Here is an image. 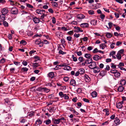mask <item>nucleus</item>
<instances>
[{"mask_svg":"<svg viewBox=\"0 0 126 126\" xmlns=\"http://www.w3.org/2000/svg\"><path fill=\"white\" fill-rule=\"evenodd\" d=\"M109 73L110 74L111 73L112 74H111L113 76H115L116 78H119L120 77V72L117 71H110Z\"/></svg>","mask_w":126,"mask_h":126,"instance_id":"1","label":"nucleus"},{"mask_svg":"<svg viewBox=\"0 0 126 126\" xmlns=\"http://www.w3.org/2000/svg\"><path fill=\"white\" fill-rule=\"evenodd\" d=\"M35 43L36 44L39 45L40 47H42L43 46L44 42H41L40 39L39 38L35 40Z\"/></svg>","mask_w":126,"mask_h":126,"instance_id":"2","label":"nucleus"},{"mask_svg":"<svg viewBox=\"0 0 126 126\" xmlns=\"http://www.w3.org/2000/svg\"><path fill=\"white\" fill-rule=\"evenodd\" d=\"M11 12L13 15L17 14L18 13V10L16 7H13L11 10Z\"/></svg>","mask_w":126,"mask_h":126,"instance_id":"3","label":"nucleus"},{"mask_svg":"<svg viewBox=\"0 0 126 126\" xmlns=\"http://www.w3.org/2000/svg\"><path fill=\"white\" fill-rule=\"evenodd\" d=\"M96 64L95 62H93L91 63V64L89 66V68L91 69H94L96 67Z\"/></svg>","mask_w":126,"mask_h":126,"instance_id":"4","label":"nucleus"},{"mask_svg":"<svg viewBox=\"0 0 126 126\" xmlns=\"http://www.w3.org/2000/svg\"><path fill=\"white\" fill-rule=\"evenodd\" d=\"M64 66V64H61L60 65H57L55 67L53 68V69L54 70H58L61 68V67H63Z\"/></svg>","mask_w":126,"mask_h":126,"instance_id":"5","label":"nucleus"},{"mask_svg":"<svg viewBox=\"0 0 126 126\" xmlns=\"http://www.w3.org/2000/svg\"><path fill=\"white\" fill-rule=\"evenodd\" d=\"M64 66H63L64 67L63 68L64 70L69 71L71 70V68L70 66L66 65V64L64 63Z\"/></svg>","mask_w":126,"mask_h":126,"instance_id":"6","label":"nucleus"},{"mask_svg":"<svg viewBox=\"0 0 126 126\" xmlns=\"http://www.w3.org/2000/svg\"><path fill=\"white\" fill-rule=\"evenodd\" d=\"M77 17L79 20H80L84 18L85 17V16L82 14H80L78 15Z\"/></svg>","mask_w":126,"mask_h":126,"instance_id":"7","label":"nucleus"},{"mask_svg":"<svg viewBox=\"0 0 126 126\" xmlns=\"http://www.w3.org/2000/svg\"><path fill=\"white\" fill-rule=\"evenodd\" d=\"M5 16L3 14H1L0 15V21L2 22L5 20Z\"/></svg>","mask_w":126,"mask_h":126,"instance_id":"8","label":"nucleus"},{"mask_svg":"<svg viewBox=\"0 0 126 126\" xmlns=\"http://www.w3.org/2000/svg\"><path fill=\"white\" fill-rule=\"evenodd\" d=\"M84 79L86 82H89L90 81V79L88 76L86 75H84Z\"/></svg>","mask_w":126,"mask_h":126,"instance_id":"9","label":"nucleus"},{"mask_svg":"<svg viewBox=\"0 0 126 126\" xmlns=\"http://www.w3.org/2000/svg\"><path fill=\"white\" fill-rule=\"evenodd\" d=\"M32 19L35 23H38L40 22V20L39 18L36 17H34Z\"/></svg>","mask_w":126,"mask_h":126,"instance_id":"10","label":"nucleus"},{"mask_svg":"<svg viewBox=\"0 0 126 126\" xmlns=\"http://www.w3.org/2000/svg\"><path fill=\"white\" fill-rule=\"evenodd\" d=\"M102 58L101 57H100L97 55H95L93 57V59L96 61H97L99 59H101Z\"/></svg>","mask_w":126,"mask_h":126,"instance_id":"11","label":"nucleus"},{"mask_svg":"<svg viewBox=\"0 0 126 126\" xmlns=\"http://www.w3.org/2000/svg\"><path fill=\"white\" fill-rule=\"evenodd\" d=\"M116 107L118 109H121L123 107L122 105L120 102H118L116 104Z\"/></svg>","mask_w":126,"mask_h":126,"instance_id":"12","label":"nucleus"},{"mask_svg":"<svg viewBox=\"0 0 126 126\" xmlns=\"http://www.w3.org/2000/svg\"><path fill=\"white\" fill-rule=\"evenodd\" d=\"M52 120L53 122L56 124H59L60 122L59 119H53Z\"/></svg>","mask_w":126,"mask_h":126,"instance_id":"13","label":"nucleus"},{"mask_svg":"<svg viewBox=\"0 0 126 126\" xmlns=\"http://www.w3.org/2000/svg\"><path fill=\"white\" fill-rule=\"evenodd\" d=\"M97 20L95 19H92L91 21V24L93 25H96L97 24Z\"/></svg>","mask_w":126,"mask_h":126,"instance_id":"14","label":"nucleus"},{"mask_svg":"<svg viewBox=\"0 0 126 126\" xmlns=\"http://www.w3.org/2000/svg\"><path fill=\"white\" fill-rule=\"evenodd\" d=\"M80 27L83 28H87L88 27L89 24L87 23H83L81 24Z\"/></svg>","mask_w":126,"mask_h":126,"instance_id":"15","label":"nucleus"},{"mask_svg":"<svg viewBox=\"0 0 126 126\" xmlns=\"http://www.w3.org/2000/svg\"><path fill=\"white\" fill-rule=\"evenodd\" d=\"M74 29H77L78 31H77L76 30H75L74 32H83V31L82 30H81L80 28L78 27L75 26L74 27Z\"/></svg>","mask_w":126,"mask_h":126,"instance_id":"16","label":"nucleus"},{"mask_svg":"<svg viewBox=\"0 0 126 126\" xmlns=\"http://www.w3.org/2000/svg\"><path fill=\"white\" fill-rule=\"evenodd\" d=\"M114 122L116 125H119L120 124V121L119 118H115Z\"/></svg>","mask_w":126,"mask_h":126,"instance_id":"17","label":"nucleus"},{"mask_svg":"<svg viewBox=\"0 0 126 126\" xmlns=\"http://www.w3.org/2000/svg\"><path fill=\"white\" fill-rule=\"evenodd\" d=\"M8 10L4 8L2 9L1 11V12L2 13V14H3L4 15L8 13Z\"/></svg>","mask_w":126,"mask_h":126,"instance_id":"18","label":"nucleus"},{"mask_svg":"<svg viewBox=\"0 0 126 126\" xmlns=\"http://www.w3.org/2000/svg\"><path fill=\"white\" fill-rule=\"evenodd\" d=\"M53 7H57L58 6L57 3L55 1H52L51 2Z\"/></svg>","mask_w":126,"mask_h":126,"instance_id":"19","label":"nucleus"},{"mask_svg":"<svg viewBox=\"0 0 126 126\" xmlns=\"http://www.w3.org/2000/svg\"><path fill=\"white\" fill-rule=\"evenodd\" d=\"M70 84L71 85L74 86H75L76 85L75 80L74 79L71 80L70 82Z\"/></svg>","mask_w":126,"mask_h":126,"instance_id":"20","label":"nucleus"},{"mask_svg":"<svg viewBox=\"0 0 126 126\" xmlns=\"http://www.w3.org/2000/svg\"><path fill=\"white\" fill-rule=\"evenodd\" d=\"M49 77L51 78H52L54 76V73L52 72H50L48 74Z\"/></svg>","mask_w":126,"mask_h":126,"instance_id":"21","label":"nucleus"},{"mask_svg":"<svg viewBox=\"0 0 126 126\" xmlns=\"http://www.w3.org/2000/svg\"><path fill=\"white\" fill-rule=\"evenodd\" d=\"M91 96L93 97H96L97 95V94L96 92L95 91L93 92L91 94Z\"/></svg>","mask_w":126,"mask_h":126,"instance_id":"22","label":"nucleus"},{"mask_svg":"<svg viewBox=\"0 0 126 126\" xmlns=\"http://www.w3.org/2000/svg\"><path fill=\"white\" fill-rule=\"evenodd\" d=\"M92 60L91 58H89L88 59L85 61V63L87 64L91 63L92 62Z\"/></svg>","mask_w":126,"mask_h":126,"instance_id":"23","label":"nucleus"},{"mask_svg":"<svg viewBox=\"0 0 126 126\" xmlns=\"http://www.w3.org/2000/svg\"><path fill=\"white\" fill-rule=\"evenodd\" d=\"M126 81L125 80L122 79L120 81V84L122 85H125L126 83Z\"/></svg>","mask_w":126,"mask_h":126,"instance_id":"24","label":"nucleus"},{"mask_svg":"<svg viewBox=\"0 0 126 126\" xmlns=\"http://www.w3.org/2000/svg\"><path fill=\"white\" fill-rule=\"evenodd\" d=\"M124 89V87L122 86H120L118 88L117 90L119 92H122Z\"/></svg>","mask_w":126,"mask_h":126,"instance_id":"25","label":"nucleus"},{"mask_svg":"<svg viewBox=\"0 0 126 126\" xmlns=\"http://www.w3.org/2000/svg\"><path fill=\"white\" fill-rule=\"evenodd\" d=\"M100 47H101L102 49H104L105 47H107V46L104 44L102 43L100 44Z\"/></svg>","mask_w":126,"mask_h":126,"instance_id":"26","label":"nucleus"},{"mask_svg":"<svg viewBox=\"0 0 126 126\" xmlns=\"http://www.w3.org/2000/svg\"><path fill=\"white\" fill-rule=\"evenodd\" d=\"M103 111L106 112V114L107 115H108L109 114V110L108 109H105L103 110Z\"/></svg>","mask_w":126,"mask_h":126,"instance_id":"27","label":"nucleus"},{"mask_svg":"<svg viewBox=\"0 0 126 126\" xmlns=\"http://www.w3.org/2000/svg\"><path fill=\"white\" fill-rule=\"evenodd\" d=\"M88 13L90 15H93L94 14V11L93 10H91L88 11Z\"/></svg>","mask_w":126,"mask_h":126,"instance_id":"28","label":"nucleus"},{"mask_svg":"<svg viewBox=\"0 0 126 126\" xmlns=\"http://www.w3.org/2000/svg\"><path fill=\"white\" fill-rule=\"evenodd\" d=\"M3 24L5 27H8V23L6 21H3Z\"/></svg>","mask_w":126,"mask_h":126,"instance_id":"29","label":"nucleus"},{"mask_svg":"<svg viewBox=\"0 0 126 126\" xmlns=\"http://www.w3.org/2000/svg\"><path fill=\"white\" fill-rule=\"evenodd\" d=\"M106 35L108 38H110L112 36V34L110 33L106 32Z\"/></svg>","mask_w":126,"mask_h":126,"instance_id":"30","label":"nucleus"},{"mask_svg":"<svg viewBox=\"0 0 126 126\" xmlns=\"http://www.w3.org/2000/svg\"><path fill=\"white\" fill-rule=\"evenodd\" d=\"M80 61V63L83 62L84 61V59L82 57H80L78 59Z\"/></svg>","mask_w":126,"mask_h":126,"instance_id":"31","label":"nucleus"},{"mask_svg":"<svg viewBox=\"0 0 126 126\" xmlns=\"http://www.w3.org/2000/svg\"><path fill=\"white\" fill-rule=\"evenodd\" d=\"M72 58L73 59V61L74 62H76L77 61V58L75 57L74 55H72Z\"/></svg>","mask_w":126,"mask_h":126,"instance_id":"32","label":"nucleus"},{"mask_svg":"<svg viewBox=\"0 0 126 126\" xmlns=\"http://www.w3.org/2000/svg\"><path fill=\"white\" fill-rule=\"evenodd\" d=\"M36 12L38 14H43V13H42V12L41 11V10H39V9H37L36 10Z\"/></svg>","mask_w":126,"mask_h":126,"instance_id":"33","label":"nucleus"},{"mask_svg":"<svg viewBox=\"0 0 126 126\" xmlns=\"http://www.w3.org/2000/svg\"><path fill=\"white\" fill-rule=\"evenodd\" d=\"M107 71H101L99 74V75L102 76H103L106 74Z\"/></svg>","mask_w":126,"mask_h":126,"instance_id":"34","label":"nucleus"},{"mask_svg":"<svg viewBox=\"0 0 126 126\" xmlns=\"http://www.w3.org/2000/svg\"><path fill=\"white\" fill-rule=\"evenodd\" d=\"M20 43L23 44V45H25L27 44L26 42L24 40H22L20 42Z\"/></svg>","mask_w":126,"mask_h":126,"instance_id":"35","label":"nucleus"},{"mask_svg":"<svg viewBox=\"0 0 126 126\" xmlns=\"http://www.w3.org/2000/svg\"><path fill=\"white\" fill-rule=\"evenodd\" d=\"M34 59H36L35 60V62H36L37 61L40 60L39 57L37 56H35L34 57Z\"/></svg>","mask_w":126,"mask_h":126,"instance_id":"36","label":"nucleus"},{"mask_svg":"<svg viewBox=\"0 0 126 126\" xmlns=\"http://www.w3.org/2000/svg\"><path fill=\"white\" fill-rule=\"evenodd\" d=\"M85 57L86 58H90L91 56V55L89 54L86 53L85 54Z\"/></svg>","mask_w":126,"mask_h":126,"instance_id":"37","label":"nucleus"},{"mask_svg":"<svg viewBox=\"0 0 126 126\" xmlns=\"http://www.w3.org/2000/svg\"><path fill=\"white\" fill-rule=\"evenodd\" d=\"M116 56L117 58L119 60L121 58V55L118 53H117Z\"/></svg>","mask_w":126,"mask_h":126,"instance_id":"38","label":"nucleus"},{"mask_svg":"<svg viewBox=\"0 0 126 126\" xmlns=\"http://www.w3.org/2000/svg\"><path fill=\"white\" fill-rule=\"evenodd\" d=\"M66 39L69 41L71 42L72 41V37L70 36H67L66 37Z\"/></svg>","mask_w":126,"mask_h":126,"instance_id":"39","label":"nucleus"},{"mask_svg":"<svg viewBox=\"0 0 126 126\" xmlns=\"http://www.w3.org/2000/svg\"><path fill=\"white\" fill-rule=\"evenodd\" d=\"M59 54H61L62 55H63L66 54V53L65 52H64L61 49L60 50L59 52Z\"/></svg>","mask_w":126,"mask_h":126,"instance_id":"40","label":"nucleus"},{"mask_svg":"<svg viewBox=\"0 0 126 126\" xmlns=\"http://www.w3.org/2000/svg\"><path fill=\"white\" fill-rule=\"evenodd\" d=\"M115 43L112 42L110 46V48L111 49H113L114 47V45H115Z\"/></svg>","mask_w":126,"mask_h":126,"instance_id":"41","label":"nucleus"},{"mask_svg":"<svg viewBox=\"0 0 126 126\" xmlns=\"http://www.w3.org/2000/svg\"><path fill=\"white\" fill-rule=\"evenodd\" d=\"M124 51V49H122L119 51L118 53L121 55V54H122L123 53Z\"/></svg>","mask_w":126,"mask_h":126,"instance_id":"42","label":"nucleus"},{"mask_svg":"<svg viewBox=\"0 0 126 126\" xmlns=\"http://www.w3.org/2000/svg\"><path fill=\"white\" fill-rule=\"evenodd\" d=\"M36 123H38V124L40 125L42 123V122L40 119H38L36 121Z\"/></svg>","mask_w":126,"mask_h":126,"instance_id":"43","label":"nucleus"},{"mask_svg":"<svg viewBox=\"0 0 126 126\" xmlns=\"http://www.w3.org/2000/svg\"><path fill=\"white\" fill-rule=\"evenodd\" d=\"M51 122V121L48 119L46 121V125H48L50 124Z\"/></svg>","mask_w":126,"mask_h":126,"instance_id":"44","label":"nucleus"},{"mask_svg":"<svg viewBox=\"0 0 126 126\" xmlns=\"http://www.w3.org/2000/svg\"><path fill=\"white\" fill-rule=\"evenodd\" d=\"M42 89L44 90V91L47 93L49 92V89H47L45 87L43 88Z\"/></svg>","mask_w":126,"mask_h":126,"instance_id":"45","label":"nucleus"},{"mask_svg":"<svg viewBox=\"0 0 126 126\" xmlns=\"http://www.w3.org/2000/svg\"><path fill=\"white\" fill-rule=\"evenodd\" d=\"M5 59L4 58L2 59L0 61V63H3L5 62Z\"/></svg>","mask_w":126,"mask_h":126,"instance_id":"46","label":"nucleus"},{"mask_svg":"<svg viewBox=\"0 0 126 126\" xmlns=\"http://www.w3.org/2000/svg\"><path fill=\"white\" fill-rule=\"evenodd\" d=\"M63 93L62 92H60L59 93V96L62 98L64 96V95Z\"/></svg>","mask_w":126,"mask_h":126,"instance_id":"47","label":"nucleus"},{"mask_svg":"<svg viewBox=\"0 0 126 126\" xmlns=\"http://www.w3.org/2000/svg\"><path fill=\"white\" fill-rule=\"evenodd\" d=\"M82 90L80 88H78L77 90V92L78 93H79L81 92Z\"/></svg>","mask_w":126,"mask_h":126,"instance_id":"48","label":"nucleus"},{"mask_svg":"<svg viewBox=\"0 0 126 126\" xmlns=\"http://www.w3.org/2000/svg\"><path fill=\"white\" fill-rule=\"evenodd\" d=\"M116 2L122 4L123 3V0H115Z\"/></svg>","mask_w":126,"mask_h":126,"instance_id":"49","label":"nucleus"},{"mask_svg":"<svg viewBox=\"0 0 126 126\" xmlns=\"http://www.w3.org/2000/svg\"><path fill=\"white\" fill-rule=\"evenodd\" d=\"M27 6L30 8H33V6L29 4H27Z\"/></svg>","mask_w":126,"mask_h":126,"instance_id":"50","label":"nucleus"},{"mask_svg":"<svg viewBox=\"0 0 126 126\" xmlns=\"http://www.w3.org/2000/svg\"><path fill=\"white\" fill-rule=\"evenodd\" d=\"M63 97L65 99H67L69 98V97L66 94H64V96H63Z\"/></svg>","mask_w":126,"mask_h":126,"instance_id":"51","label":"nucleus"},{"mask_svg":"<svg viewBox=\"0 0 126 126\" xmlns=\"http://www.w3.org/2000/svg\"><path fill=\"white\" fill-rule=\"evenodd\" d=\"M61 42L62 45H63L64 44L65 41L64 39V38H63L61 39Z\"/></svg>","mask_w":126,"mask_h":126,"instance_id":"52","label":"nucleus"},{"mask_svg":"<svg viewBox=\"0 0 126 126\" xmlns=\"http://www.w3.org/2000/svg\"><path fill=\"white\" fill-rule=\"evenodd\" d=\"M108 24L109 25V28L110 29L113 24V23L111 22H109L108 23Z\"/></svg>","mask_w":126,"mask_h":126,"instance_id":"53","label":"nucleus"},{"mask_svg":"<svg viewBox=\"0 0 126 126\" xmlns=\"http://www.w3.org/2000/svg\"><path fill=\"white\" fill-rule=\"evenodd\" d=\"M122 44V42L120 41H117L116 43V46H119L120 45H121Z\"/></svg>","mask_w":126,"mask_h":126,"instance_id":"54","label":"nucleus"},{"mask_svg":"<svg viewBox=\"0 0 126 126\" xmlns=\"http://www.w3.org/2000/svg\"><path fill=\"white\" fill-rule=\"evenodd\" d=\"M83 100L84 101L86 102L89 103V100L86 98H83Z\"/></svg>","mask_w":126,"mask_h":126,"instance_id":"55","label":"nucleus"},{"mask_svg":"<svg viewBox=\"0 0 126 126\" xmlns=\"http://www.w3.org/2000/svg\"><path fill=\"white\" fill-rule=\"evenodd\" d=\"M78 56H80L82 55V52L81 51L77 52H76Z\"/></svg>","mask_w":126,"mask_h":126,"instance_id":"56","label":"nucleus"},{"mask_svg":"<svg viewBox=\"0 0 126 126\" xmlns=\"http://www.w3.org/2000/svg\"><path fill=\"white\" fill-rule=\"evenodd\" d=\"M36 51L35 50H32L30 51L29 52V54H31V55L32 54H33L34 53H35L36 52Z\"/></svg>","mask_w":126,"mask_h":126,"instance_id":"57","label":"nucleus"},{"mask_svg":"<svg viewBox=\"0 0 126 126\" xmlns=\"http://www.w3.org/2000/svg\"><path fill=\"white\" fill-rule=\"evenodd\" d=\"M98 50L97 48H95L93 51V52L94 53L97 52H98Z\"/></svg>","mask_w":126,"mask_h":126,"instance_id":"58","label":"nucleus"},{"mask_svg":"<svg viewBox=\"0 0 126 126\" xmlns=\"http://www.w3.org/2000/svg\"><path fill=\"white\" fill-rule=\"evenodd\" d=\"M28 70V69L27 68L23 67L21 69L22 71H27Z\"/></svg>","mask_w":126,"mask_h":126,"instance_id":"59","label":"nucleus"},{"mask_svg":"<svg viewBox=\"0 0 126 126\" xmlns=\"http://www.w3.org/2000/svg\"><path fill=\"white\" fill-rule=\"evenodd\" d=\"M93 47L92 46H89L87 48V49L89 51H90L93 49Z\"/></svg>","mask_w":126,"mask_h":126,"instance_id":"60","label":"nucleus"},{"mask_svg":"<svg viewBox=\"0 0 126 126\" xmlns=\"http://www.w3.org/2000/svg\"><path fill=\"white\" fill-rule=\"evenodd\" d=\"M110 69V67L109 65H107L105 69V70H109Z\"/></svg>","mask_w":126,"mask_h":126,"instance_id":"61","label":"nucleus"},{"mask_svg":"<svg viewBox=\"0 0 126 126\" xmlns=\"http://www.w3.org/2000/svg\"><path fill=\"white\" fill-rule=\"evenodd\" d=\"M22 63L23 65L24 66H26L27 64V62L25 61H23Z\"/></svg>","mask_w":126,"mask_h":126,"instance_id":"62","label":"nucleus"},{"mask_svg":"<svg viewBox=\"0 0 126 126\" xmlns=\"http://www.w3.org/2000/svg\"><path fill=\"white\" fill-rule=\"evenodd\" d=\"M100 17L102 19H103L105 17V15L104 14H101L100 15Z\"/></svg>","mask_w":126,"mask_h":126,"instance_id":"63","label":"nucleus"},{"mask_svg":"<svg viewBox=\"0 0 126 126\" xmlns=\"http://www.w3.org/2000/svg\"><path fill=\"white\" fill-rule=\"evenodd\" d=\"M74 33L73 32V31H69L68 33H67L68 34L70 35H72Z\"/></svg>","mask_w":126,"mask_h":126,"instance_id":"64","label":"nucleus"}]
</instances>
